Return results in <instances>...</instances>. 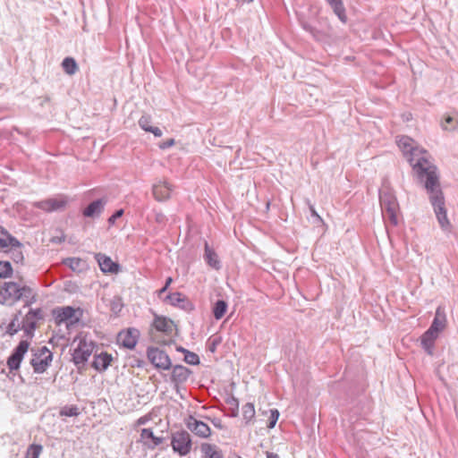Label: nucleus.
<instances>
[{"mask_svg":"<svg viewBox=\"0 0 458 458\" xmlns=\"http://www.w3.org/2000/svg\"><path fill=\"white\" fill-rule=\"evenodd\" d=\"M397 144L412 166L420 182L423 184L441 229L450 233L452 225L447 217L440 176L437 167L432 163L431 156L426 149L419 148L408 136L400 137Z\"/></svg>","mask_w":458,"mask_h":458,"instance_id":"obj_1","label":"nucleus"},{"mask_svg":"<svg viewBox=\"0 0 458 458\" xmlns=\"http://www.w3.org/2000/svg\"><path fill=\"white\" fill-rule=\"evenodd\" d=\"M34 290L25 284L16 282H4L0 287V304L12 306L18 301H24L26 305L36 301Z\"/></svg>","mask_w":458,"mask_h":458,"instance_id":"obj_2","label":"nucleus"},{"mask_svg":"<svg viewBox=\"0 0 458 458\" xmlns=\"http://www.w3.org/2000/svg\"><path fill=\"white\" fill-rule=\"evenodd\" d=\"M379 199L384 219L393 225H397L399 205L394 192L388 188H384L379 191Z\"/></svg>","mask_w":458,"mask_h":458,"instance_id":"obj_3","label":"nucleus"},{"mask_svg":"<svg viewBox=\"0 0 458 458\" xmlns=\"http://www.w3.org/2000/svg\"><path fill=\"white\" fill-rule=\"evenodd\" d=\"M72 345H75L72 352V361L77 366H83L92 354L95 343L85 335H79L74 337Z\"/></svg>","mask_w":458,"mask_h":458,"instance_id":"obj_4","label":"nucleus"},{"mask_svg":"<svg viewBox=\"0 0 458 458\" xmlns=\"http://www.w3.org/2000/svg\"><path fill=\"white\" fill-rule=\"evenodd\" d=\"M30 365L35 373H44L51 365L53 360V353L47 346L39 347L33 350Z\"/></svg>","mask_w":458,"mask_h":458,"instance_id":"obj_5","label":"nucleus"},{"mask_svg":"<svg viewBox=\"0 0 458 458\" xmlns=\"http://www.w3.org/2000/svg\"><path fill=\"white\" fill-rule=\"evenodd\" d=\"M171 446L174 453L180 456H186L191 451V437L186 430H178L172 433Z\"/></svg>","mask_w":458,"mask_h":458,"instance_id":"obj_6","label":"nucleus"},{"mask_svg":"<svg viewBox=\"0 0 458 458\" xmlns=\"http://www.w3.org/2000/svg\"><path fill=\"white\" fill-rule=\"evenodd\" d=\"M147 357L149 362L157 369L167 370L172 367V361L168 354L157 347H148Z\"/></svg>","mask_w":458,"mask_h":458,"instance_id":"obj_7","label":"nucleus"},{"mask_svg":"<svg viewBox=\"0 0 458 458\" xmlns=\"http://www.w3.org/2000/svg\"><path fill=\"white\" fill-rule=\"evenodd\" d=\"M77 312H80V310H75L71 306L59 307L53 310V316L57 325H61L62 323L74 324L80 319V318L76 316Z\"/></svg>","mask_w":458,"mask_h":458,"instance_id":"obj_8","label":"nucleus"},{"mask_svg":"<svg viewBox=\"0 0 458 458\" xmlns=\"http://www.w3.org/2000/svg\"><path fill=\"white\" fill-rule=\"evenodd\" d=\"M67 204V199L64 196H60L57 198H52L44 199L41 201H37L33 203V207H36L38 208H40L46 212H53V211H58L63 208Z\"/></svg>","mask_w":458,"mask_h":458,"instance_id":"obj_9","label":"nucleus"},{"mask_svg":"<svg viewBox=\"0 0 458 458\" xmlns=\"http://www.w3.org/2000/svg\"><path fill=\"white\" fill-rule=\"evenodd\" d=\"M29 343L27 341H21L17 347L14 349L12 355L7 360V366L11 371L18 369L24 354L28 352Z\"/></svg>","mask_w":458,"mask_h":458,"instance_id":"obj_10","label":"nucleus"},{"mask_svg":"<svg viewBox=\"0 0 458 458\" xmlns=\"http://www.w3.org/2000/svg\"><path fill=\"white\" fill-rule=\"evenodd\" d=\"M186 426L188 429L199 437L208 438L211 435V429L208 425L192 416L187 419Z\"/></svg>","mask_w":458,"mask_h":458,"instance_id":"obj_11","label":"nucleus"},{"mask_svg":"<svg viewBox=\"0 0 458 458\" xmlns=\"http://www.w3.org/2000/svg\"><path fill=\"white\" fill-rule=\"evenodd\" d=\"M163 441L164 438L162 437L155 436L151 428H142L140 430L139 442H140L148 449L154 450L156 447L161 445Z\"/></svg>","mask_w":458,"mask_h":458,"instance_id":"obj_12","label":"nucleus"},{"mask_svg":"<svg viewBox=\"0 0 458 458\" xmlns=\"http://www.w3.org/2000/svg\"><path fill=\"white\" fill-rule=\"evenodd\" d=\"M140 333L135 328H129L126 331H123L118 335L119 343L128 348L133 349L138 342Z\"/></svg>","mask_w":458,"mask_h":458,"instance_id":"obj_13","label":"nucleus"},{"mask_svg":"<svg viewBox=\"0 0 458 458\" xmlns=\"http://www.w3.org/2000/svg\"><path fill=\"white\" fill-rule=\"evenodd\" d=\"M173 188L170 183L166 181L158 182L153 185V196L157 201H165L167 200L170 196Z\"/></svg>","mask_w":458,"mask_h":458,"instance_id":"obj_14","label":"nucleus"},{"mask_svg":"<svg viewBox=\"0 0 458 458\" xmlns=\"http://www.w3.org/2000/svg\"><path fill=\"white\" fill-rule=\"evenodd\" d=\"M438 335L439 333H437L430 328H428L421 335V346L425 350V352L430 356H432L434 353L435 341L437 339Z\"/></svg>","mask_w":458,"mask_h":458,"instance_id":"obj_15","label":"nucleus"},{"mask_svg":"<svg viewBox=\"0 0 458 458\" xmlns=\"http://www.w3.org/2000/svg\"><path fill=\"white\" fill-rule=\"evenodd\" d=\"M107 199L105 198L96 199L92 201L84 210L83 216L86 217H98L103 212Z\"/></svg>","mask_w":458,"mask_h":458,"instance_id":"obj_16","label":"nucleus"},{"mask_svg":"<svg viewBox=\"0 0 458 458\" xmlns=\"http://www.w3.org/2000/svg\"><path fill=\"white\" fill-rule=\"evenodd\" d=\"M96 259L99 267L104 273H116L119 270V265L114 263L109 257L102 253L96 254Z\"/></svg>","mask_w":458,"mask_h":458,"instance_id":"obj_17","label":"nucleus"},{"mask_svg":"<svg viewBox=\"0 0 458 458\" xmlns=\"http://www.w3.org/2000/svg\"><path fill=\"white\" fill-rule=\"evenodd\" d=\"M153 326L157 331L171 334L174 328V322L166 318L157 316L154 319Z\"/></svg>","mask_w":458,"mask_h":458,"instance_id":"obj_18","label":"nucleus"},{"mask_svg":"<svg viewBox=\"0 0 458 458\" xmlns=\"http://www.w3.org/2000/svg\"><path fill=\"white\" fill-rule=\"evenodd\" d=\"M111 360V355L107 354L106 352H101L100 354L94 357L92 366L98 371H104L108 368Z\"/></svg>","mask_w":458,"mask_h":458,"instance_id":"obj_19","label":"nucleus"},{"mask_svg":"<svg viewBox=\"0 0 458 458\" xmlns=\"http://www.w3.org/2000/svg\"><path fill=\"white\" fill-rule=\"evenodd\" d=\"M190 373L191 371L186 367L176 365L173 368L171 375L172 381L174 383L185 382L188 379Z\"/></svg>","mask_w":458,"mask_h":458,"instance_id":"obj_20","label":"nucleus"},{"mask_svg":"<svg viewBox=\"0 0 458 458\" xmlns=\"http://www.w3.org/2000/svg\"><path fill=\"white\" fill-rule=\"evenodd\" d=\"M200 451L205 458H224V454L216 445L203 443L200 445Z\"/></svg>","mask_w":458,"mask_h":458,"instance_id":"obj_21","label":"nucleus"},{"mask_svg":"<svg viewBox=\"0 0 458 458\" xmlns=\"http://www.w3.org/2000/svg\"><path fill=\"white\" fill-rule=\"evenodd\" d=\"M20 242L11 235L8 231L0 225V248L5 249L9 246H19Z\"/></svg>","mask_w":458,"mask_h":458,"instance_id":"obj_22","label":"nucleus"},{"mask_svg":"<svg viewBox=\"0 0 458 458\" xmlns=\"http://www.w3.org/2000/svg\"><path fill=\"white\" fill-rule=\"evenodd\" d=\"M205 261L213 268H220V261L216 253L208 246V242H205Z\"/></svg>","mask_w":458,"mask_h":458,"instance_id":"obj_23","label":"nucleus"},{"mask_svg":"<svg viewBox=\"0 0 458 458\" xmlns=\"http://www.w3.org/2000/svg\"><path fill=\"white\" fill-rule=\"evenodd\" d=\"M341 21H346L345 9L341 0H327Z\"/></svg>","mask_w":458,"mask_h":458,"instance_id":"obj_24","label":"nucleus"},{"mask_svg":"<svg viewBox=\"0 0 458 458\" xmlns=\"http://www.w3.org/2000/svg\"><path fill=\"white\" fill-rule=\"evenodd\" d=\"M62 67L69 75H73L78 71L77 63L72 57H65L62 62Z\"/></svg>","mask_w":458,"mask_h":458,"instance_id":"obj_25","label":"nucleus"},{"mask_svg":"<svg viewBox=\"0 0 458 458\" xmlns=\"http://www.w3.org/2000/svg\"><path fill=\"white\" fill-rule=\"evenodd\" d=\"M227 310V303L223 300L216 301L213 307V315L216 319H221Z\"/></svg>","mask_w":458,"mask_h":458,"instance_id":"obj_26","label":"nucleus"},{"mask_svg":"<svg viewBox=\"0 0 458 458\" xmlns=\"http://www.w3.org/2000/svg\"><path fill=\"white\" fill-rule=\"evenodd\" d=\"M242 417L246 424L253 420L255 417V407L252 403H247L242 406Z\"/></svg>","mask_w":458,"mask_h":458,"instance_id":"obj_27","label":"nucleus"},{"mask_svg":"<svg viewBox=\"0 0 458 458\" xmlns=\"http://www.w3.org/2000/svg\"><path fill=\"white\" fill-rule=\"evenodd\" d=\"M11 258L15 263H21L23 261V254L21 251L22 244L20 242L19 246H9Z\"/></svg>","mask_w":458,"mask_h":458,"instance_id":"obj_28","label":"nucleus"},{"mask_svg":"<svg viewBox=\"0 0 458 458\" xmlns=\"http://www.w3.org/2000/svg\"><path fill=\"white\" fill-rule=\"evenodd\" d=\"M441 126L445 131H454L458 128V121L454 117L447 115L443 120Z\"/></svg>","mask_w":458,"mask_h":458,"instance_id":"obj_29","label":"nucleus"},{"mask_svg":"<svg viewBox=\"0 0 458 458\" xmlns=\"http://www.w3.org/2000/svg\"><path fill=\"white\" fill-rule=\"evenodd\" d=\"M13 267L9 261H0V278H9L13 275Z\"/></svg>","mask_w":458,"mask_h":458,"instance_id":"obj_30","label":"nucleus"},{"mask_svg":"<svg viewBox=\"0 0 458 458\" xmlns=\"http://www.w3.org/2000/svg\"><path fill=\"white\" fill-rule=\"evenodd\" d=\"M64 264L73 271H81L82 269L83 260L80 258H68L64 260Z\"/></svg>","mask_w":458,"mask_h":458,"instance_id":"obj_31","label":"nucleus"},{"mask_svg":"<svg viewBox=\"0 0 458 458\" xmlns=\"http://www.w3.org/2000/svg\"><path fill=\"white\" fill-rule=\"evenodd\" d=\"M167 300L174 306L183 307L182 303L185 301V297L181 293H173L167 296Z\"/></svg>","mask_w":458,"mask_h":458,"instance_id":"obj_32","label":"nucleus"},{"mask_svg":"<svg viewBox=\"0 0 458 458\" xmlns=\"http://www.w3.org/2000/svg\"><path fill=\"white\" fill-rule=\"evenodd\" d=\"M446 325V318H434L429 328L437 333H441Z\"/></svg>","mask_w":458,"mask_h":458,"instance_id":"obj_33","label":"nucleus"},{"mask_svg":"<svg viewBox=\"0 0 458 458\" xmlns=\"http://www.w3.org/2000/svg\"><path fill=\"white\" fill-rule=\"evenodd\" d=\"M62 416L75 417L80 414V410L76 405L64 406L60 411Z\"/></svg>","mask_w":458,"mask_h":458,"instance_id":"obj_34","label":"nucleus"},{"mask_svg":"<svg viewBox=\"0 0 458 458\" xmlns=\"http://www.w3.org/2000/svg\"><path fill=\"white\" fill-rule=\"evenodd\" d=\"M42 451V446L39 445H30L26 453V458H38Z\"/></svg>","mask_w":458,"mask_h":458,"instance_id":"obj_35","label":"nucleus"},{"mask_svg":"<svg viewBox=\"0 0 458 458\" xmlns=\"http://www.w3.org/2000/svg\"><path fill=\"white\" fill-rule=\"evenodd\" d=\"M140 127L145 131H148L152 127L151 125V116L149 114H143L139 120Z\"/></svg>","mask_w":458,"mask_h":458,"instance_id":"obj_36","label":"nucleus"},{"mask_svg":"<svg viewBox=\"0 0 458 458\" xmlns=\"http://www.w3.org/2000/svg\"><path fill=\"white\" fill-rule=\"evenodd\" d=\"M184 361L191 365H197L199 363V358L196 353L189 351L184 355Z\"/></svg>","mask_w":458,"mask_h":458,"instance_id":"obj_37","label":"nucleus"},{"mask_svg":"<svg viewBox=\"0 0 458 458\" xmlns=\"http://www.w3.org/2000/svg\"><path fill=\"white\" fill-rule=\"evenodd\" d=\"M18 317H15L7 327V333L11 335H15L19 331Z\"/></svg>","mask_w":458,"mask_h":458,"instance_id":"obj_38","label":"nucleus"},{"mask_svg":"<svg viewBox=\"0 0 458 458\" xmlns=\"http://www.w3.org/2000/svg\"><path fill=\"white\" fill-rule=\"evenodd\" d=\"M278 418H279L278 411L276 410V409L271 410L270 411V417H269V423H268V428H273L276 426Z\"/></svg>","mask_w":458,"mask_h":458,"instance_id":"obj_39","label":"nucleus"},{"mask_svg":"<svg viewBox=\"0 0 458 458\" xmlns=\"http://www.w3.org/2000/svg\"><path fill=\"white\" fill-rule=\"evenodd\" d=\"M40 318V310H30L26 315V319L30 320Z\"/></svg>","mask_w":458,"mask_h":458,"instance_id":"obj_40","label":"nucleus"},{"mask_svg":"<svg viewBox=\"0 0 458 458\" xmlns=\"http://www.w3.org/2000/svg\"><path fill=\"white\" fill-rule=\"evenodd\" d=\"M123 214V209H119L117 210L116 212H114L109 218H108V223L110 225H114L116 221V219L120 218Z\"/></svg>","mask_w":458,"mask_h":458,"instance_id":"obj_41","label":"nucleus"},{"mask_svg":"<svg viewBox=\"0 0 458 458\" xmlns=\"http://www.w3.org/2000/svg\"><path fill=\"white\" fill-rule=\"evenodd\" d=\"M174 145V139H169L162 143L159 144V148L161 149H165V148H168Z\"/></svg>","mask_w":458,"mask_h":458,"instance_id":"obj_42","label":"nucleus"},{"mask_svg":"<svg viewBox=\"0 0 458 458\" xmlns=\"http://www.w3.org/2000/svg\"><path fill=\"white\" fill-rule=\"evenodd\" d=\"M150 420V417L148 415L142 416L139 418L136 421L137 426L144 425Z\"/></svg>","mask_w":458,"mask_h":458,"instance_id":"obj_43","label":"nucleus"},{"mask_svg":"<svg viewBox=\"0 0 458 458\" xmlns=\"http://www.w3.org/2000/svg\"><path fill=\"white\" fill-rule=\"evenodd\" d=\"M148 132L153 133L156 137L162 136V131L158 127L152 126Z\"/></svg>","mask_w":458,"mask_h":458,"instance_id":"obj_44","label":"nucleus"},{"mask_svg":"<svg viewBox=\"0 0 458 458\" xmlns=\"http://www.w3.org/2000/svg\"><path fill=\"white\" fill-rule=\"evenodd\" d=\"M435 318H446L444 310L441 307H438L436 310Z\"/></svg>","mask_w":458,"mask_h":458,"instance_id":"obj_45","label":"nucleus"},{"mask_svg":"<svg viewBox=\"0 0 458 458\" xmlns=\"http://www.w3.org/2000/svg\"><path fill=\"white\" fill-rule=\"evenodd\" d=\"M310 213H311V216L316 217L318 220L321 221V217L318 216V214L317 213L315 208L313 207V205L310 204Z\"/></svg>","mask_w":458,"mask_h":458,"instance_id":"obj_46","label":"nucleus"},{"mask_svg":"<svg viewBox=\"0 0 458 458\" xmlns=\"http://www.w3.org/2000/svg\"><path fill=\"white\" fill-rule=\"evenodd\" d=\"M26 326H28L30 329H35L36 327V322L35 321H30L25 318Z\"/></svg>","mask_w":458,"mask_h":458,"instance_id":"obj_47","label":"nucleus"},{"mask_svg":"<svg viewBox=\"0 0 458 458\" xmlns=\"http://www.w3.org/2000/svg\"><path fill=\"white\" fill-rule=\"evenodd\" d=\"M266 457L267 458H278V455L272 452H266Z\"/></svg>","mask_w":458,"mask_h":458,"instance_id":"obj_48","label":"nucleus"},{"mask_svg":"<svg viewBox=\"0 0 458 458\" xmlns=\"http://www.w3.org/2000/svg\"><path fill=\"white\" fill-rule=\"evenodd\" d=\"M176 350L178 352H183L184 355L186 354V352H189L188 350L184 349L183 347H177Z\"/></svg>","mask_w":458,"mask_h":458,"instance_id":"obj_49","label":"nucleus"},{"mask_svg":"<svg viewBox=\"0 0 458 458\" xmlns=\"http://www.w3.org/2000/svg\"><path fill=\"white\" fill-rule=\"evenodd\" d=\"M217 342L216 341H214L211 344V347H210V351L211 352H214L215 349H216V345Z\"/></svg>","mask_w":458,"mask_h":458,"instance_id":"obj_50","label":"nucleus"},{"mask_svg":"<svg viewBox=\"0 0 458 458\" xmlns=\"http://www.w3.org/2000/svg\"><path fill=\"white\" fill-rule=\"evenodd\" d=\"M172 281H173L172 277H168L166 279V282H165V285L168 287L170 285V284L172 283Z\"/></svg>","mask_w":458,"mask_h":458,"instance_id":"obj_51","label":"nucleus"},{"mask_svg":"<svg viewBox=\"0 0 458 458\" xmlns=\"http://www.w3.org/2000/svg\"><path fill=\"white\" fill-rule=\"evenodd\" d=\"M167 288H168V287L165 285L163 288H161V289L159 290V293H165V292L167 290Z\"/></svg>","mask_w":458,"mask_h":458,"instance_id":"obj_52","label":"nucleus"},{"mask_svg":"<svg viewBox=\"0 0 458 458\" xmlns=\"http://www.w3.org/2000/svg\"><path fill=\"white\" fill-rule=\"evenodd\" d=\"M233 402L235 403L236 408H238V402L236 399H233Z\"/></svg>","mask_w":458,"mask_h":458,"instance_id":"obj_53","label":"nucleus"},{"mask_svg":"<svg viewBox=\"0 0 458 458\" xmlns=\"http://www.w3.org/2000/svg\"><path fill=\"white\" fill-rule=\"evenodd\" d=\"M161 217H162V215H159V216L157 217V221H161Z\"/></svg>","mask_w":458,"mask_h":458,"instance_id":"obj_54","label":"nucleus"},{"mask_svg":"<svg viewBox=\"0 0 458 458\" xmlns=\"http://www.w3.org/2000/svg\"><path fill=\"white\" fill-rule=\"evenodd\" d=\"M161 217H162V215H159V216L157 217V221H161Z\"/></svg>","mask_w":458,"mask_h":458,"instance_id":"obj_55","label":"nucleus"},{"mask_svg":"<svg viewBox=\"0 0 458 458\" xmlns=\"http://www.w3.org/2000/svg\"><path fill=\"white\" fill-rule=\"evenodd\" d=\"M304 29L307 30H310V27L309 26H304Z\"/></svg>","mask_w":458,"mask_h":458,"instance_id":"obj_56","label":"nucleus"}]
</instances>
